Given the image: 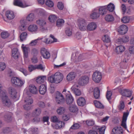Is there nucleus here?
Wrapping results in <instances>:
<instances>
[{"mask_svg": "<svg viewBox=\"0 0 134 134\" xmlns=\"http://www.w3.org/2000/svg\"><path fill=\"white\" fill-rule=\"evenodd\" d=\"M24 102L27 104L31 105L33 103V101L30 96L26 94L24 99Z\"/></svg>", "mask_w": 134, "mask_h": 134, "instance_id": "16", "label": "nucleus"}, {"mask_svg": "<svg viewBox=\"0 0 134 134\" xmlns=\"http://www.w3.org/2000/svg\"><path fill=\"white\" fill-rule=\"evenodd\" d=\"M38 40V39H37L32 41L30 43V45L32 46H34L36 45L37 43Z\"/></svg>", "mask_w": 134, "mask_h": 134, "instance_id": "60", "label": "nucleus"}, {"mask_svg": "<svg viewBox=\"0 0 134 134\" xmlns=\"http://www.w3.org/2000/svg\"><path fill=\"white\" fill-rule=\"evenodd\" d=\"M112 94V93L110 91H107L106 96L107 99L108 100L111 99V97Z\"/></svg>", "mask_w": 134, "mask_h": 134, "instance_id": "58", "label": "nucleus"}, {"mask_svg": "<svg viewBox=\"0 0 134 134\" xmlns=\"http://www.w3.org/2000/svg\"><path fill=\"white\" fill-rule=\"evenodd\" d=\"M9 90L11 94V97L14 99L16 98L17 92L15 89L13 88L10 87L9 88Z\"/></svg>", "mask_w": 134, "mask_h": 134, "instance_id": "23", "label": "nucleus"}, {"mask_svg": "<svg viewBox=\"0 0 134 134\" xmlns=\"http://www.w3.org/2000/svg\"><path fill=\"white\" fill-rule=\"evenodd\" d=\"M123 129L121 127L117 126L114 127L113 129L111 134H122Z\"/></svg>", "mask_w": 134, "mask_h": 134, "instance_id": "11", "label": "nucleus"}, {"mask_svg": "<svg viewBox=\"0 0 134 134\" xmlns=\"http://www.w3.org/2000/svg\"><path fill=\"white\" fill-rule=\"evenodd\" d=\"M65 108L63 107H59L57 110V112L59 115H62L65 112Z\"/></svg>", "mask_w": 134, "mask_h": 134, "instance_id": "39", "label": "nucleus"}, {"mask_svg": "<svg viewBox=\"0 0 134 134\" xmlns=\"http://www.w3.org/2000/svg\"><path fill=\"white\" fill-rule=\"evenodd\" d=\"M130 18L128 16L123 17L121 19V21L124 23H128L129 21Z\"/></svg>", "mask_w": 134, "mask_h": 134, "instance_id": "51", "label": "nucleus"}, {"mask_svg": "<svg viewBox=\"0 0 134 134\" xmlns=\"http://www.w3.org/2000/svg\"><path fill=\"white\" fill-rule=\"evenodd\" d=\"M102 40L103 42L106 43H109L110 42V39L109 36L107 35H104L102 38Z\"/></svg>", "mask_w": 134, "mask_h": 134, "instance_id": "44", "label": "nucleus"}, {"mask_svg": "<svg viewBox=\"0 0 134 134\" xmlns=\"http://www.w3.org/2000/svg\"><path fill=\"white\" fill-rule=\"evenodd\" d=\"M28 30L31 32H35L38 29L37 26L35 25H30L28 27Z\"/></svg>", "mask_w": 134, "mask_h": 134, "instance_id": "29", "label": "nucleus"}, {"mask_svg": "<svg viewBox=\"0 0 134 134\" xmlns=\"http://www.w3.org/2000/svg\"><path fill=\"white\" fill-rule=\"evenodd\" d=\"M100 15H104L106 14L108 11L106 6L100 7L98 9Z\"/></svg>", "mask_w": 134, "mask_h": 134, "instance_id": "14", "label": "nucleus"}, {"mask_svg": "<svg viewBox=\"0 0 134 134\" xmlns=\"http://www.w3.org/2000/svg\"><path fill=\"white\" fill-rule=\"evenodd\" d=\"M86 123L88 126H92L94 124V122L92 120H87L86 121Z\"/></svg>", "mask_w": 134, "mask_h": 134, "instance_id": "62", "label": "nucleus"}, {"mask_svg": "<svg viewBox=\"0 0 134 134\" xmlns=\"http://www.w3.org/2000/svg\"><path fill=\"white\" fill-rule=\"evenodd\" d=\"M35 117H33L30 120L33 122L37 123L39 122L40 121V119L38 116H35Z\"/></svg>", "mask_w": 134, "mask_h": 134, "instance_id": "49", "label": "nucleus"}, {"mask_svg": "<svg viewBox=\"0 0 134 134\" xmlns=\"http://www.w3.org/2000/svg\"><path fill=\"white\" fill-rule=\"evenodd\" d=\"M1 98L3 105L4 106L9 107L11 103L6 93L2 92V93Z\"/></svg>", "mask_w": 134, "mask_h": 134, "instance_id": "2", "label": "nucleus"}, {"mask_svg": "<svg viewBox=\"0 0 134 134\" xmlns=\"http://www.w3.org/2000/svg\"><path fill=\"white\" fill-rule=\"evenodd\" d=\"M41 113V109L39 108H36L32 112V115L34 116H39Z\"/></svg>", "mask_w": 134, "mask_h": 134, "instance_id": "33", "label": "nucleus"}, {"mask_svg": "<svg viewBox=\"0 0 134 134\" xmlns=\"http://www.w3.org/2000/svg\"><path fill=\"white\" fill-rule=\"evenodd\" d=\"M57 6L59 9L60 10H62L64 8L63 4L62 2H58Z\"/></svg>", "mask_w": 134, "mask_h": 134, "instance_id": "61", "label": "nucleus"}, {"mask_svg": "<svg viewBox=\"0 0 134 134\" xmlns=\"http://www.w3.org/2000/svg\"><path fill=\"white\" fill-rule=\"evenodd\" d=\"M97 27V25L95 23L91 22L87 25L86 28L88 30L93 31L96 29Z\"/></svg>", "mask_w": 134, "mask_h": 134, "instance_id": "17", "label": "nucleus"}, {"mask_svg": "<svg viewBox=\"0 0 134 134\" xmlns=\"http://www.w3.org/2000/svg\"><path fill=\"white\" fill-rule=\"evenodd\" d=\"M5 15L7 18L9 20L13 19L15 16L13 12L11 10L7 11Z\"/></svg>", "mask_w": 134, "mask_h": 134, "instance_id": "25", "label": "nucleus"}, {"mask_svg": "<svg viewBox=\"0 0 134 134\" xmlns=\"http://www.w3.org/2000/svg\"><path fill=\"white\" fill-rule=\"evenodd\" d=\"M125 50L124 47L120 46L116 47L115 49V52L118 54H120L124 52Z\"/></svg>", "mask_w": 134, "mask_h": 134, "instance_id": "28", "label": "nucleus"}, {"mask_svg": "<svg viewBox=\"0 0 134 134\" xmlns=\"http://www.w3.org/2000/svg\"><path fill=\"white\" fill-rule=\"evenodd\" d=\"M38 53V50L36 48L32 49L31 51V54L33 56H36Z\"/></svg>", "mask_w": 134, "mask_h": 134, "instance_id": "53", "label": "nucleus"}, {"mask_svg": "<svg viewBox=\"0 0 134 134\" xmlns=\"http://www.w3.org/2000/svg\"><path fill=\"white\" fill-rule=\"evenodd\" d=\"M57 19V17L54 15L50 16L48 17V20L49 21L52 23L55 22Z\"/></svg>", "mask_w": 134, "mask_h": 134, "instance_id": "41", "label": "nucleus"}, {"mask_svg": "<svg viewBox=\"0 0 134 134\" xmlns=\"http://www.w3.org/2000/svg\"><path fill=\"white\" fill-rule=\"evenodd\" d=\"M129 37L127 36H124L122 38H119L117 40V42L119 44L125 43L128 42Z\"/></svg>", "mask_w": 134, "mask_h": 134, "instance_id": "21", "label": "nucleus"}, {"mask_svg": "<svg viewBox=\"0 0 134 134\" xmlns=\"http://www.w3.org/2000/svg\"><path fill=\"white\" fill-rule=\"evenodd\" d=\"M107 10L110 12H113L115 9V6L114 4L112 3H110L107 6Z\"/></svg>", "mask_w": 134, "mask_h": 134, "instance_id": "43", "label": "nucleus"}, {"mask_svg": "<svg viewBox=\"0 0 134 134\" xmlns=\"http://www.w3.org/2000/svg\"><path fill=\"white\" fill-rule=\"evenodd\" d=\"M129 114V112H128L124 113L122 120L121 124V126H122L128 132H129V130L127 129V127L126 125V121L127 117Z\"/></svg>", "mask_w": 134, "mask_h": 134, "instance_id": "9", "label": "nucleus"}, {"mask_svg": "<svg viewBox=\"0 0 134 134\" xmlns=\"http://www.w3.org/2000/svg\"><path fill=\"white\" fill-rule=\"evenodd\" d=\"M34 18V14L32 13L30 14L26 18L27 20L29 21H33Z\"/></svg>", "mask_w": 134, "mask_h": 134, "instance_id": "47", "label": "nucleus"}, {"mask_svg": "<svg viewBox=\"0 0 134 134\" xmlns=\"http://www.w3.org/2000/svg\"><path fill=\"white\" fill-rule=\"evenodd\" d=\"M66 102L68 104H70L73 102L74 99L72 96L70 94H67L66 95Z\"/></svg>", "mask_w": 134, "mask_h": 134, "instance_id": "20", "label": "nucleus"}, {"mask_svg": "<svg viewBox=\"0 0 134 134\" xmlns=\"http://www.w3.org/2000/svg\"><path fill=\"white\" fill-rule=\"evenodd\" d=\"M75 86H73L71 88V89L72 91L77 96H79L81 94V91L78 89H75Z\"/></svg>", "mask_w": 134, "mask_h": 134, "instance_id": "34", "label": "nucleus"}, {"mask_svg": "<svg viewBox=\"0 0 134 134\" xmlns=\"http://www.w3.org/2000/svg\"><path fill=\"white\" fill-rule=\"evenodd\" d=\"M46 5L49 7H52L53 6L54 4L52 1L51 0H48L46 1Z\"/></svg>", "mask_w": 134, "mask_h": 134, "instance_id": "54", "label": "nucleus"}, {"mask_svg": "<svg viewBox=\"0 0 134 134\" xmlns=\"http://www.w3.org/2000/svg\"><path fill=\"white\" fill-rule=\"evenodd\" d=\"M1 37L3 39H5L8 38L9 35L7 31H4L2 32L1 34Z\"/></svg>", "mask_w": 134, "mask_h": 134, "instance_id": "45", "label": "nucleus"}, {"mask_svg": "<svg viewBox=\"0 0 134 134\" xmlns=\"http://www.w3.org/2000/svg\"><path fill=\"white\" fill-rule=\"evenodd\" d=\"M12 113L11 112H7L4 115L5 120L8 122L11 121L12 120Z\"/></svg>", "mask_w": 134, "mask_h": 134, "instance_id": "24", "label": "nucleus"}, {"mask_svg": "<svg viewBox=\"0 0 134 134\" xmlns=\"http://www.w3.org/2000/svg\"><path fill=\"white\" fill-rule=\"evenodd\" d=\"M14 5L18 6L22 8H24L27 6H25L23 4L22 2L19 0H15L14 2Z\"/></svg>", "mask_w": 134, "mask_h": 134, "instance_id": "35", "label": "nucleus"}, {"mask_svg": "<svg viewBox=\"0 0 134 134\" xmlns=\"http://www.w3.org/2000/svg\"><path fill=\"white\" fill-rule=\"evenodd\" d=\"M119 91L123 96L127 97H130L132 95L131 92L129 90L120 88L119 89Z\"/></svg>", "mask_w": 134, "mask_h": 134, "instance_id": "8", "label": "nucleus"}, {"mask_svg": "<svg viewBox=\"0 0 134 134\" xmlns=\"http://www.w3.org/2000/svg\"><path fill=\"white\" fill-rule=\"evenodd\" d=\"M41 53L43 57L45 59H48L50 57L49 52L47 51V50L44 48L41 49Z\"/></svg>", "mask_w": 134, "mask_h": 134, "instance_id": "12", "label": "nucleus"}, {"mask_svg": "<svg viewBox=\"0 0 134 134\" xmlns=\"http://www.w3.org/2000/svg\"><path fill=\"white\" fill-rule=\"evenodd\" d=\"M62 119L64 121H67L69 119V117L68 115L65 114L63 115Z\"/></svg>", "mask_w": 134, "mask_h": 134, "instance_id": "63", "label": "nucleus"}, {"mask_svg": "<svg viewBox=\"0 0 134 134\" xmlns=\"http://www.w3.org/2000/svg\"><path fill=\"white\" fill-rule=\"evenodd\" d=\"M12 83L16 86L19 87H22L24 84L25 81L16 77L12 78L11 80Z\"/></svg>", "mask_w": 134, "mask_h": 134, "instance_id": "3", "label": "nucleus"}, {"mask_svg": "<svg viewBox=\"0 0 134 134\" xmlns=\"http://www.w3.org/2000/svg\"><path fill=\"white\" fill-rule=\"evenodd\" d=\"M105 19L107 21L111 22L114 21V18L112 15L109 14L106 15Z\"/></svg>", "mask_w": 134, "mask_h": 134, "instance_id": "42", "label": "nucleus"}, {"mask_svg": "<svg viewBox=\"0 0 134 134\" xmlns=\"http://www.w3.org/2000/svg\"><path fill=\"white\" fill-rule=\"evenodd\" d=\"M124 107L125 105L124 101H121L120 105L118 107L119 110H122L124 109Z\"/></svg>", "mask_w": 134, "mask_h": 134, "instance_id": "52", "label": "nucleus"}, {"mask_svg": "<svg viewBox=\"0 0 134 134\" xmlns=\"http://www.w3.org/2000/svg\"><path fill=\"white\" fill-rule=\"evenodd\" d=\"M12 55L15 59H16L18 58L20 54L17 48H14L12 50Z\"/></svg>", "mask_w": 134, "mask_h": 134, "instance_id": "19", "label": "nucleus"}, {"mask_svg": "<svg viewBox=\"0 0 134 134\" xmlns=\"http://www.w3.org/2000/svg\"><path fill=\"white\" fill-rule=\"evenodd\" d=\"M63 78V74L59 72H56L54 75H52L48 79L49 81L51 83H60Z\"/></svg>", "mask_w": 134, "mask_h": 134, "instance_id": "1", "label": "nucleus"}, {"mask_svg": "<svg viewBox=\"0 0 134 134\" xmlns=\"http://www.w3.org/2000/svg\"><path fill=\"white\" fill-rule=\"evenodd\" d=\"M56 127L58 129H59L64 126V123L62 121H60L57 122Z\"/></svg>", "mask_w": 134, "mask_h": 134, "instance_id": "48", "label": "nucleus"}, {"mask_svg": "<svg viewBox=\"0 0 134 134\" xmlns=\"http://www.w3.org/2000/svg\"><path fill=\"white\" fill-rule=\"evenodd\" d=\"M100 15L98 9H94L91 14L90 17L92 19H96L99 17Z\"/></svg>", "mask_w": 134, "mask_h": 134, "instance_id": "13", "label": "nucleus"}, {"mask_svg": "<svg viewBox=\"0 0 134 134\" xmlns=\"http://www.w3.org/2000/svg\"><path fill=\"white\" fill-rule=\"evenodd\" d=\"M76 75V73L75 72H70L67 76V80L69 81H71L75 79Z\"/></svg>", "mask_w": 134, "mask_h": 134, "instance_id": "18", "label": "nucleus"}, {"mask_svg": "<svg viewBox=\"0 0 134 134\" xmlns=\"http://www.w3.org/2000/svg\"><path fill=\"white\" fill-rule=\"evenodd\" d=\"M2 132L4 133H8L10 132L12 130L9 127H3L2 130Z\"/></svg>", "mask_w": 134, "mask_h": 134, "instance_id": "46", "label": "nucleus"}, {"mask_svg": "<svg viewBox=\"0 0 134 134\" xmlns=\"http://www.w3.org/2000/svg\"><path fill=\"white\" fill-rule=\"evenodd\" d=\"M69 111L72 113H77L78 111V109L77 106L72 104L70 106L69 108Z\"/></svg>", "mask_w": 134, "mask_h": 134, "instance_id": "32", "label": "nucleus"}, {"mask_svg": "<svg viewBox=\"0 0 134 134\" xmlns=\"http://www.w3.org/2000/svg\"><path fill=\"white\" fill-rule=\"evenodd\" d=\"M55 98L56 102L58 104H62L65 101L63 95L58 91L56 93Z\"/></svg>", "mask_w": 134, "mask_h": 134, "instance_id": "7", "label": "nucleus"}, {"mask_svg": "<svg viewBox=\"0 0 134 134\" xmlns=\"http://www.w3.org/2000/svg\"><path fill=\"white\" fill-rule=\"evenodd\" d=\"M80 125L78 123L74 124L71 127V129H77L80 127Z\"/></svg>", "mask_w": 134, "mask_h": 134, "instance_id": "56", "label": "nucleus"}, {"mask_svg": "<svg viewBox=\"0 0 134 134\" xmlns=\"http://www.w3.org/2000/svg\"><path fill=\"white\" fill-rule=\"evenodd\" d=\"M100 92L97 87L95 88L94 90L93 95L94 98L96 99H98L100 97Z\"/></svg>", "mask_w": 134, "mask_h": 134, "instance_id": "30", "label": "nucleus"}, {"mask_svg": "<svg viewBox=\"0 0 134 134\" xmlns=\"http://www.w3.org/2000/svg\"><path fill=\"white\" fill-rule=\"evenodd\" d=\"M46 91L47 87L45 85H42L39 87V91L41 94L42 95L44 94Z\"/></svg>", "mask_w": 134, "mask_h": 134, "instance_id": "22", "label": "nucleus"}, {"mask_svg": "<svg viewBox=\"0 0 134 134\" xmlns=\"http://www.w3.org/2000/svg\"><path fill=\"white\" fill-rule=\"evenodd\" d=\"M93 81L96 83H98L101 81L102 79V75L100 72L98 71L94 72L92 76Z\"/></svg>", "mask_w": 134, "mask_h": 134, "instance_id": "5", "label": "nucleus"}, {"mask_svg": "<svg viewBox=\"0 0 134 134\" xmlns=\"http://www.w3.org/2000/svg\"><path fill=\"white\" fill-rule=\"evenodd\" d=\"M5 68L6 65L4 63L0 62V71L3 70Z\"/></svg>", "mask_w": 134, "mask_h": 134, "instance_id": "59", "label": "nucleus"}, {"mask_svg": "<svg viewBox=\"0 0 134 134\" xmlns=\"http://www.w3.org/2000/svg\"><path fill=\"white\" fill-rule=\"evenodd\" d=\"M94 103L96 107L99 108H103L104 106L103 105L99 102L96 100L94 101Z\"/></svg>", "mask_w": 134, "mask_h": 134, "instance_id": "36", "label": "nucleus"}, {"mask_svg": "<svg viewBox=\"0 0 134 134\" xmlns=\"http://www.w3.org/2000/svg\"><path fill=\"white\" fill-rule=\"evenodd\" d=\"M64 22V21L63 19H59L57 21L56 25L57 26L60 27L62 25Z\"/></svg>", "mask_w": 134, "mask_h": 134, "instance_id": "50", "label": "nucleus"}, {"mask_svg": "<svg viewBox=\"0 0 134 134\" xmlns=\"http://www.w3.org/2000/svg\"><path fill=\"white\" fill-rule=\"evenodd\" d=\"M58 121V118L55 116H54L51 118V121L53 122H57Z\"/></svg>", "mask_w": 134, "mask_h": 134, "instance_id": "64", "label": "nucleus"}, {"mask_svg": "<svg viewBox=\"0 0 134 134\" xmlns=\"http://www.w3.org/2000/svg\"><path fill=\"white\" fill-rule=\"evenodd\" d=\"M77 102L79 106H83L85 104L86 101L83 98L80 97L77 100Z\"/></svg>", "mask_w": 134, "mask_h": 134, "instance_id": "31", "label": "nucleus"}, {"mask_svg": "<svg viewBox=\"0 0 134 134\" xmlns=\"http://www.w3.org/2000/svg\"><path fill=\"white\" fill-rule=\"evenodd\" d=\"M36 23L40 26H44L46 24V21L43 19H40L36 21Z\"/></svg>", "mask_w": 134, "mask_h": 134, "instance_id": "40", "label": "nucleus"}, {"mask_svg": "<svg viewBox=\"0 0 134 134\" xmlns=\"http://www.w3.org/2000/svg\"><path fill=\"white\" fill-rule=\"evenodd\" d=\"M46 80V76H40L38 77L36 79V81L39 84H41L44 82Z\"/></svg>", "mask_w": 134, "mask_h": 134, "instance_id": "26", "label": "nucleus"}, {"mask_svg": "<svg viewBox=\"0 0 134 134\" xmlns=\"http://www.w3.org/2000/svg\"><path fill=\"white\" fill-rule=\"evenodd\" d=\"M89 78L87 76H84L81 77L79 79L78 83L80 86H83L87 85L89 82Z\"/></svg>", "mask_w": 134, "mask_h": 134, "instance_id": "4", "label": "nucleus"}, {"mask_svg": "<svg viewBox=\"0 0 134 134\" xmlns=\"http://www.w3.org/2000/svg\"><path fill=\"white\" fill-rule=\"evenodd\" d=\"M21 48L23 50L24 58H27L28 56V52L30 51L29 48L26 47L24 44H22Z\"/></svg>", "mask_w": 134, "mask_h": 134, "instance_id": "15", "label": "nucleus"}, {"mask_svg": "<svg viewBox=\"0 0 134 134\" xmlns=\"http://www.w3.org/2000/svg\"><path fill=\"white\" fill-rule=\"evenodd\" d=\"M29 90L31 93L36 94L38 92V90L36 87L33 85H29Z\"/></svg>", "mask_w": 134, "mask_h": 134, "instance_id": "27", "label": "nucleus"}, {"mask_svg": "<svg viewBox=\"0 0 134 134\" xmlns=\"http://www.w3.org/2000/svg\"><path fill=\"white\" fill-rule=\"evenodd\" d=\"M65 33L67 36H71L72 34V30L71 27H66L65 30Z\"/></svg>", "mask_w": 134, "mask_h": 134, "instance_id": "37", "label": "nucleus"}, {"mask_svg": "<svg viewBox=\"0 0 134 134\" xmlns=\"http://www.w3.org/2000/svg\"><path fill=\"white\" fill-rule=\"evenodd\" d=\"M36 65H30L29 66V70L30 72H31L33 70L36 69Z\"/></svg>", "mask_w": 134, "mask_h": 134, "instance_id": "57", "label": "nucleus"}, {"mask_svg": "<svg viewBox=\"0 0 134 134\" xmlns=\"http://www.w3.org/2000/svg\"><path fill=\"white\" fill-rule=\"evenodd\" d=\"M128 30L127 26L123 25H121L118 27V31L120 34L124 35L127 32Z\"/></svg>", "mask_w": 134, "mask_h": 134, "instance_id": "10", "label": "nucleus"}, {"mask_svg": "<svg viewBox=\"0 0 134 134\" xmlns=\"http://www.w3.org/2000/svg\"><path fill=\"white\" fill-rule=\"evenodd\" d=\"M78 26L79 29L81 31L86 30V22L85 20L80 18L78 20Z\"/></svg>", "mask_w": 134, "mask_h": 134, "instance_id": "6", "label": "nucleus"}, {"mask_svg": "<svg viewBox=\"0 0 134 134\" xmlns=\"http://www.w3.org/2000/svg\"><path fill=\"white\" fill-rule=\"evenodd\" d=\"M27 32H26L22 33L20 36V40L21 41H23L25 40L27 37Z\"/></svg>", "mask_w": 134, "mask_h": 134, "instance_id": "38", "label": "nucleus"}, {"mask_svg": "<svg viewBox=\"0 0 134 134\" xmlns=\"http://www.w3.org/2000/svg\"><path fill=\"white\" fill-rule=\"evenodd\" d=\"M106 128L105 126H103L100 128L99 130L100 134H104Z\"/></svg>", "mask_w": 134, "mask_h": 134, "instance_id": "55", "label": "nucleus"}]
</instances>
